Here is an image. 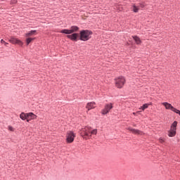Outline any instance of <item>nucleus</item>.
<instances>
[{"label": "nucleus", "mask_w": 180, "mask_h": 180, "mask_svg": "<svg viewBox=\"0 0 180 180\" xmlns=\"http://www.w3.org/2000/svg\"><path fill=\"white\" fill-rule=\"evenodd\" d=\"M75 139V134L72 131H69L66 135V141L68 143H71L74 141Z\"/></svg>", "instance_id": "39448f33"}, {"label": "nucleus", "mask_w": 180, "mask_h": 180, "mask_svg": "<svg viewBox=\"0 0 180 180\" xmlns=\"http://www.w3.org/2000/svg\"><path fill=\"white\" fill-rule=\"evenodd\" d=\"M159 141L162 143L165 142V139H164V138H162V137H160L159 139Z\"/></svg>", "instance_id": "393cba45"}, {"label": "nucleus", "mask_w": 180, "mask_h": 180, "mask_svg": "<svg viewBox=\"0 0 180 180\" xmlns=\"http://www.w3.org/2000/svg\"><path fill=\"white\" fill-rule=\"evenodd\" d=\"M133 115H134V116H136V112H133Z\"/></svg>", "instance_id": "c756f323"}, {"label": "nucleus", "mask_w": 180, "mask_h": 180, "mask_svg": "<svg viewBox=\"0 0 180 180\" xmlns=\"http://www.w3.org/2000/svg\"><path fill=\"white\" fill-rule=\"evenodd\" d=\"M111 109H113V104L112 103L105 104L104 108L101 110L102 115H108Z\"/></svg>", "instance_id": "423d86ee"}, {"label": "nucleus", "mask_w": 180, "mask_h": 180, "mask_svg": "<svg viewBox=\"0 0 180 180\" xmlns=\"http://www.w3.org/2000/svg\"><path fill=\"white\" fill-rule=\"evenodd\" d=\"M132 38L134 39L136 44H137L138 46H140V44H141V39H140V37L137 36H132Z\"/></svg>", "instance_id": "ddd939ff"}, {"label": "nucleus", "mask_w": 180, "mask_h": 180, "mask_svg": "<svg viewBox=\"0 0 180 180\" xmlns=\"http://www.w3.org/2000/svg\"><path fill=\"white\" fill-rule=\"evenodd\" d=\"M1 43L5 44V41H4V39H1Z\"/></svg>", "instance_id": "bb28decb"}, {"label": "nucleus", "mask_w": 180, "mask_h": 180, "mask_svg": "<svg viewBox=\"0 0 180 180\" xmlns=\"http://www.w3.org/2000/svg\"><path fill=\"white\" fill-rule=\"evenodd\" d=\"M37 119V115H34L33 112H27V122H29L30 120H36Z\"/></svg>", "instance_id": "6e6552de"}, {"label": "nucleus", "mask_w": 180, "mask_h": 180, "mask_svg": "<svg viewBox=\"0 0 180 180\" xmlns=\"http://www.w3.org/2000/svg\"><path fill=\"white\" fill-rule=\"evenodd\" d=\"M34 33H36V30H31L29 33H27L25 34V37H30V36H33V34H34Z\"/></svg>", "instance_id": "f3484780"}, {"label": "nucleus", "mask_w": 180, "mask_h": 180, "mask_svg": "<svg viewBox=\"0 0 180 180\" xmlns=\"http://www.w3.org/2000/svg\"><path fill=\"white\" fill-rule=\"evenodd\" d=\"M8 41L10 43H12V44H18L19 46H23V42H22L20 39L15 38V37H11Z\"/></svg>", "instance_id": "0eeeda50"}, {"label": "nucleus", "mask_w": 180, "mask_h": 180, "mask_svg": "<svg viewBox=\"0 0 180 180\" xmlns=\"http://www.w3.org/2000/svg\"><path fill=\"white\" fill-rule=\"evenodd\" d=\"M172 112H174V113H176L177 115H179L180 116V110L174 108L173 110H172Z\"/></svg>", "instance_id": "412c9836"}, {"label": "nucleus", "mask_w": 180, "mask_h": 180, "mask_svg": "<svg viewBox=\"0 0 180 180\" xmlns=\"http://www.w3.org/2000/svg\"><path fill=\"white\" fill-rule=\"evenodd\" d=\"M20 119L22 120H27V113L21 112L20 115Z\"/></svg>", "instance_id": "2eb2a0df"}, {"label": "nucleus", "mask_w": 180, "mask_h": 180, "mask_svg": "<svg viewBox=\"0 0 180 180\" xmlns=\"http://www.w3.org/2000/svg\"><path fill=\"white\" fill-rule=\"evenodd\" d=\"M162 105H163V106L165 107V109H170V110H174V106H172V105H171L169 103L165 102V103H162Z\"/></svg>", "instance_id": "f8f14e48"}, {"label": "nucleus", "mask_w": 180, "mask_h": 180, "mask_svg": "<svg viewBox=\"0 0 180 180\" xmlns=\"http://www.w3.org/2000/svg\"><path fill=\"white\" fill-rule=\"evenodd\" d=\"M141 8H144V4H140Z\"/></svg>", "instance_id": "cd10ccee"}, {"label": "nucleus", "mask_w": 180, "mask_h": 180, "mask_svg": "<svg viewBox=\"0 0 180 180\" xmlns=\"http://www.w3.org/2000/svg\"><path fill=\"white\" fill-rule=\"evenodd\" d=\"M124 84H126V79L124 77H120L115 79V86L117 88H123Z\"/></svg>", "instance_id": "20e7f679"}, {"label": "nucleus", "mask_w": 180, "mask_h": 180, "mask_svg": "<svg viewBox=\"0 0 180 180\" xmlns=\"http://www.w3.org/2000/svg\"><path fill=\"white\" fill-rule=\"evenodd\" d=\"M33 40H34V39H33V38H27L26 39L27 45L29 46V44H30V43H32V41H33Z\"/></svg>", "instance_id": "a211bd4d"}, {"label": "nucleus", "mask_w": 180, "mask_h": 180, "mask_svg": "<svg viewBox=\"0 0 180 180\" xmlns=\"http://www.w3.org/2000/svg\"><path fill=\"white\" fill-rule=\"evenodd\" d=\"M133 12H134L135 13H137V12H139V7H137L135 5H134L133 6Z\"/></svg>", "instance_id": "aec40b11"}, {"label": "nucleus", "mask_w": 180, "mask_h": 180, "mask_svg": "<svg viewBox=\"0 0 180 180\" xmlns=\"http://www.w3.org/2000/svg\"><path fill=\"white\" fill-rule=\"evenodd\" d=\"M80 134L84 140H88L91 139L92 136H96V134H98V129H92L90 127H86L82 129Z\"/></svg>", "instance_id": "f257e3e1"}, {"label": "nucleus", "mask_w": 180, "mask_h": 180, "mask_svg": "<svg viewBox=\"0 0 180 180\" xmlns=\"http://www.w3.org/2000/svg\"><path fill=\"white\" fill-rule=\"evenodd\" d=\"M96 103L94 101L88 103L86 105V109H87L88 110L95 109V108H96Z\"/></svg>", "instance_id": "9d476101"}, {"label": "nucleus", "mask_w": 180, "mask_h": 180, "mask_svg": "<svg viewBox=\"0 0 180 180\" xmlns=\"http://www.w3.org/2000/svg\"><path fill=\"white\" fill-rule=\"evenodd\" d=\"M8 129L10 131H15V128H13L12 126H8Z\"/></svg>", "instance_id": "b1692460"}, {"label": "nucleus", "mask_w": 180, "mask_h": 180, "mask_svg": "<svg viewBox=\"0 0 180 180\" xmlns=\"http://www.w3.org/2000/svg\"><path fill=\"white\" fill-rule=\"evenodd\" d=\"M176 126H178V122L174 121L172 124L170 129L168 131L169 137H175L176 136Z\"/></svg>", "instance_id": "7ed1b4c3"}, {"label": "nucleus", "mask_w": 180, "mask_h": 180, "mask_svg": "<svg viewBox=\"0 0 180 180\" xmlns=\"http://www.w3.org/2000/svg\"><path fill=\"white\" fill-rule=\"evenodd\" d=\"M147 108H148V104L145 103L139 109H141V110H146V109H147Z\"/></svg>", "instance_id": "6ab92c4d"}, {"label": "nucleus", "mask_w": 180, "mask_h": 180, "mask_svg": "<svg viewBox=\"0 0 180 180\" xmlns=\"http://www.w3.org/2000/svg\"><path fill=\"white\" fill-rule=\"evenodd\" d=\"M70 33H75V32H78V30H79V27H78L77 26L73 25L70 27Z\"/></svg>", "instance_id": "4468645a"}, {"label": "nucleus", "mask_w": 180, "mask_h": 180, "mask_svg": "<svg viewBox=\"0 0 180 180\" xmlns=\"http://www.w3.org/2000/svg\"><path fill=\"white\" fill-rule=\"evenodd\" d=\"M4 44H5V46H6V45L8 44V43H6V42H4Z\"/></svg>", "instance_id": "c85d7f7f"}, {"label": "nucleus", "mask_w": 180, "mask_h": 180, "mask_svg": "<svg viewBox=\"0 0 180 180\" xmlns=\"http://www.w3.org/2000/svg\"><path fill=\"white\" fill-rule=\"evenodd\" d=\"M172 112H174V113H176L177 115H179L180 116V110L174 108L173 110H172Z\"/></svg>", "instance_id": "4be33fe9"}, {"label": "nucleus", "mask_w": 180, "mask_h": 180, "mask_svg": "<svg viewBox=\"0 0 180 180\" xmlns=\"http://www.w3.org/2000/svg\"><path fill=\"white\" fill-rule=\"evenodd\" d=\"M68 39H70L72 41H77L78 39V34L77 33H73L70 35H67Z\"/></svg>", "instance_id": "9b49d317"}, {"label": "nucleus", "mask_w": 180, "mask_h": 180, "mask_svg": "<svg viewBox=\"0 0 180 180\" xmlns=\"http://www.w3.org/2000/svg\"><path fill=\"white\" fill-rule=\"evenodd\" d=\"M92 35V31L84 30L80 32V40L82 41H88L89 39H91V36Z\"/></svg>", "instance_id": "f03ea898"}, {"label": "nucleus", "mask_w": 180, "mask_h": 180, "mask_svg": "<svg viewBox=\"0 0 180 180\" xmlns=\"http://www.w3.org/2000/svg\"><path fill=\"white\" fill-rule=\"evenodd\" d=\"M60 33H63L65 34H72L70 30L64 29L60 31Z\"/></svg>", "instance_id": "dca6fc26"}, {"label": "nucleus", "mask_w": 180, "mask_h": 180, "mask_svg": "<svg viewBox=\"0 0 180 180\" xmlns=\"http://www.w3.org/2000/svg\"><path fill=\"white\" fill-rule=\"evenodd\" d=\"M127 130H129V131H131V133H133V134H139V135L143 134V131L139 129H133L130 127L127 128Z\"/></svg>", "instance_id": "1a4fd4ad"}, {"label": "nucleus", "mask_w": 180, "mask_h": 180, "mask_svg": "<svg viewBox=\"0 0 180 180\" xmlns=\"http://www.w3.org/2000/svg\"><path fill=\"white\" fill-rule=\"evenodd\" d=\"M172 112H174V113H176L177 115H179L180 116V110L174 108L173 110H172Z\"/></svg>", "instance_id": "5701e85b"}, {"label": "nucleus", "mask_w": 180, "mask_h": 180, "mask_svg": "<svg viewBox=\"0 0 180 180\" xmlns=\"http://www.w3.org/2000/svg\"><path fill=\"white\" fill-rule=\"evenodd\" d=\"M136 113H140V111L136 112Z\"/></svg>", "instance_id": "7c9ffc66"}, {"label": "nucleus", "mask_w": 180, "mask_h": 180, "mask_svg": "<svg viewBox=\"0 0 180 180\" xmlns=\"http://www.w3.org/2000/svg\"><path fill=\"white\" fill-rule=\"evenodd\" d=\"M16 2H18L17 0H12L11 1V4H16Z\"/></svg>", "instance_id": "a878e982"}]
</instances>
